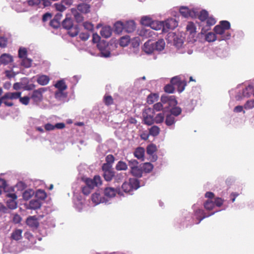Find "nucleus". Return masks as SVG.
<instances>
[{
  "mask_svg": "<svg viewBox=\"0 0 254 254\" xmlns=\"http://www.w3.org/2000/svg\"><path fill=\"white\" fill-rule=\"evenodd\" d=\"M231 25L229 21L223 20L220 22V24L215 26L214 31L218 36V40H228L231 37V33L229 31Z\"/></svg>",
  "mask_w": 254,
  "mask_h": 254,
  "instance_id": "f257e3e1",
  "label": "nucleus"
},
{
  "mask_svg": "<svg viewBox=\"0 0 254 254\" xmlns=\"http://www.w3.org/2000/svg\"><path fill=\"white\" fill-rule=\"evenodd\" d=\"M17 4H13L12 7L17 12H23L26 10L25 7L21 6L19 7L21 4H23V6L28 4L30 6H36L42 4L44 7H47L51 5V2L49 0H28L23 1L22 0H16Z\"/></svg>",
  "mask_w": 254,
  "mask_h": 254,
  "instance_id": "f03ea898",
  "label": "nucleus"
},
{
  "mask_svg": "<svg viewBox=\"0 0 254 254\" xmlns=\"http://www.w3.org/2000/svg\"><path fill=\"white\" fill-rule=\"evenodd\" d=\"M161 100L162 103L159 102L154 105L153 108L152 109L153 113L154 111H160L163 109L167 108L168 106H176L177 104L174 96H163Z\"/></svg>",
  "mask_w": 254,
  "mask_h": 254,
  "instance_id": "7ed1b4c3",
  "label": "nucleus"
},
{
  "mask_svg": "<svg viewBox=\"0 0 254 254\" xmlns=\"http://www.w3.org/2000/svg\"><path fill=\"white\" fill-rule=\"evenodd\" d=\"M102 181L99 176H95L93 179L87 178L85 180V186L81 188L82 193L88 195L95 187L101 185Z\"/></svg>",
  "mask_w": 254,
  "mask_h": 254,
  "instance_id": "20e7f679",
  "label": "nucleus"
},
{
  "mask_svg": "<svg viewBox=\"0 0 254 254\" xmlns=\"http://www.w3.org/2000/svg\"><path fill=\"white\" fill-rule=\"evenodd\" d=\"M168 41L173 40V44L179 51L180 53H185L186 52L185 48L184 46V37L181 35L177 34L175 33H169L168 34Z\"/></svg>",
  "mask_w": 254,
  "mask_h": 254,
  "instance_id": "39448f33",
  "label": "nucleus"
},
{
  "mask_svg": "<svg viewBox=\"0 0 254 254\" xmlns=\"http://www.w3.org/2000/svg\"><path fill=\"white\" fill-rule=\"evenodd\" d=\"M62 26L64 28L68 30V33L71 37L76 36L79 33L78 25H73V20L70 18L66 17L62 22Z\"/></svg>",
  "mask_w": 254,
  "mask_h": 254,
  "instance_id": "423d86ee",
  "label": "nucleus"
},
{
  "mask_svg": "<svg viewBox=\"0 0 254 254\" xmlns=\"http://www.w3.org/2000/svg\"><path fill=\"white\" fill-rule=\"evenodd\" d=\"M139 187L138 180L136 178H131L128 182H125L122 188L124 192L131 194L132 191L137 190Z\"/></svg>",
  "mask_w": 254,
  "mask_h": 254,
  "instance_id": "0eeeda50",
  "label": "nucleus"
},
{
  "mask_svg": "<svg viewBox=\"0 0 254 254\" xmlns=\"http://www.w3.org/2000/svg\"><path fill=\"white\" fill-rule=\"evenodd\" d=\"M219 210H216L207 215H206L204 211L202 209H197L194 211V214L192 218V224H199L202 220H203L205 217H207L211 215H213L215 212H218Z\"/></svg>",
  "mask_w": 254,
  "mask_h": 254,
  "instance_id": "6e6552de",
  "label": "nucleus"
},
{
  "mask_svg": "<svg viewBox=\"0 0 254 254\" xmlns=\"http://www.w3.org/2000/svg\"><path fill=\"white\" fill-rule=\"evenodd\" d=\"M253 94L254 95V87L253 85L250 84L243 90L242 93H238L235 98L237 101H241L244 98H248Z\"/></svg>",
  "mask_w": 254,
  "mask_h": 254,
  "instance_id": "1a4fd4ad",
  "label": "nucleus"
},
{
  "mask_svg": "<svg viewBox=\"0 0 254 254\" xmlns=\"http://www.w3.org/2000/svg\"><path fill=\"white\" fill-rule=\"evenodd\" d=\"M100 53L98 55L102 57L108 58L110 57L111 53L109 51V45L104 40L100 41L97 45Z\"/></svg>",
  "mask_w": 254,
  "mask_h": 254,
  "instance_id": "9d476101",
  "label": "nucleus"
},
{
  "mask_svg": "<svg viewBox=\"0 0 254 254\" xmlns=\"http://www.w3.org/2000/svg\"><path fill=\"white\" fill-rule=\"evenodd\" d=\"M171 83L175 88H177L178 91L180 93L184 91L186 85V82L184 79H182L180 76L173 77L171 80Z\"/></svg>",
  "mask_w": 254,
  "mask_h": 254,
  "instance_id": "9b49d317",
  "label": "nucleus"
},
{
  "mask_svg": "<svg viewBox=\"0 0 254 254\" xmlns=\"http://www.w3.org/2000/svg\"><path fill=\"white\" fill-rule=\"evenodd\" d=\"M47 88L42 87L38 89L34 90L31 94H30V99L35 103H38L43 99V93L46 91Z\"/></svg>",
  "mask_w": 254,
  "mask_h": 254,
  "instance_id": "f8f14e48",
  "label": "nucleus"
},
{
  "mask_svg": "<svg viewBox=\"0 0 254 254\" xmlns=\"http://www.w3.org/2000/svg\"><path fill=\"white\" fill-rule=\"evenodd\" d=\"M163 32H167L169 30H173L177 27L178 22L173 18H170L163 21Z\"/></svg>",
  "mask_w": 254,
  "mask_h": 254,
  "instance_id": "ddd939ff",
  "label": "nucleus"
},
{
  "mask_svg": "<svg viewBox=\"0 0 254 254\" xmlns=\"http://www.w3.org/2000/svg\"><path fill=\"white\" fill-rule=\"evenodd\" d=\"M7 199L6 200V205L8 208L14 209L17 206L16 202L17 196L15 193L7 194Z\"/></svg>",
  "mask_w": 254,
  "mask_h": 254,
  "instance_id": "4468645a",
  "label": "nucleus"
},
{
  "mask_svg": "<svg viewBox=\"0 0 254 254\" xmlns=\"http://www.w3.org/2000/svg\"><path fill=\"white\" fill-rule=\"evenodd\" d=\"M154 113L152 112L151 108H148L145 110V112L143 113V118L144 123L148 125H151L154 123Z\"/></svg>",
  "mask_w": 254,
  "mask_h": 254,
  "instance_id": "2eb2a0df",
  "label": "nucleus"
},
{
  "mask_svg": "<svg viewBox=\"0 0 254 254\" xmlns=\"http://www.w3.org/2000/svg\"><path fill=\"white\" fill-rule=\"evenodd\" d=\"M180 12L184 17H193L198 15L197 12L194 9H189L187 6H181L180 9Z\"/></svg>",
  "mask_w": 254,
  "mask_h": 254,
  "instance_id": "dca6fc26",
  "label": "nucleus"
},
{
  "mask_svg": "<svg viewBox=\"0 0 254 254\" xmlns=\"http://www.w3.org/2000/svg\"><path fill=\"white\" fill-rule=\"evenodd\" d=\"M91 200L95 205L100 203H105V204L111 203V202H109V200L108 199H106L105 197H101L100 194L97 192L92 194Z\"/></svg>",
  "mask_w": 254,
  "mask_h": 254,
  "instance_id": "f3484780",
  "label": "nucleus"
},
{
  "mask_svg": "<svg viewBox=\"0 0 254 254\" xmlns=\"http://www.w3.org/2000/svg\"><path fill=\"white\" fill-rule=\"evenodd\" d=\"M73 202L74 207L76 209H77L78 211H80L84 207V200L81 199L80 196H78L76 195V192L75 191H73Z\"/></svg>",
  "mask_w": 254,
  "mask_h": 254,
  "instance_id": "a211bd4d",
  "label": "nucleus"
},
{
  "mask_svg": "<svg viewBox=\"0 0 254 254\" xmlns=\"http://www.w3.org/2000/svg\"><path fill=\"white\" fill-rule=\"evenodd\" d=\"M117 193L120 194V191L118 192V190L117 189L114 188L108 187L105 188L104 190V197L106 199H108L109 200V202H110V199L114 197Z\"/></svg>",
  "mask_w": 254,
  "mask_h": 254,
  "instance_id": "6ab92c4d",
  "label": "nucleus"
},
{
  "mask_svg": "<svg viewBox=\"0 0 254 254\" xmlns=\"http://www.w3.org/2000/svg\"><path fill=\"white\" fill-rule=\"evenodd\" d=\"M154 42L151 40H149L146 42L143 47V50L148 54L152 53L155 51Z\"/></svg>",
  "mask_w": 254,
  "mask_h": 254,
  "instance_id": "aec40b11",
  "label": "nucleus"
},
{
  "mask_svg": "<svg viewBox=\"0 0 254 254\" xmlns=\"http://www.w3.org/2000/svg\"><path fill=\"white\" fill-rule=\"evenodd\" d=\"M138 34L140 36L145 38L152 37L153 35H156L155 33L150 28L141 29Z\"/></svg>",
  "mask_w": 254,
  "mask_h": 254,
  "instance_id": "412c9836",
  "label": "nucleus"
},
{
  "mask_svg": "<svg viewBox=\"0 0 254 254\" xmlns=\"http://www.w3.org/2000/svg\"><path fill=\"white\" fill-rule=\"evenodd\" d=\"M177 121V120L174 116L168 114L166 116L165 123L168 127H169L170 128H174V125Z\"/></svg>",
  "mask_w": 254,
  "mask_h": 254,
  "instance_id": "4be33fe9",
  "label": "nucleus"
},
{
  "mask_svg": "<svg viewBox=\"0 0 254 254\" xmlns=\"http://www.w3.org/2000/svg\"><path fill=\"white\" fill-rule=\"evenodd\" d=\"M50 77L46 75H37L36 81L37 83L42 86L47 85L50 81Z\"/></svg>",
  "mask_w": 254,
  "mask_h": 254,
  "instance_id": "5701e85b",
  "label": "nucleus"
},
{
  "mask_svg": "<svg viewBox=\"0 0 254 254\" xmlns=\"http://www.w3.org/2000/svg\"><path fill=\"white\" fill-rule=\"evenodd\" d=\"M13 61L12 57L8 54H3L0 56V63L6 65Z\"/></svg>",
  "mask_w": 254,
  "mask_h": 254,
  "instance_id": "b1692460",
  "label": "nucleus"
},
{
  "mask_svg": "<svg viewBox=\"0 0 254 254\" xmlns=\"http://www.w3.org/2000/svg\"><path fill=\"white\" fill-rule=\"evenodd\" d=\"M124 30L127 33L133 32L135 29V24L133 20L127 21L124 23Z\"/></svg>",
  "mask_w": 254,
  "mask_h": 254,
  "instance_id": "393cba45",
  "label": "nucleus"
},
{
  "mask_svg": "<svg viewBox=\"0 0 254 254\" xmlns=\"http://www.w3.org/2000/svg\"><path fill=\"white\" fill-rule=\"evenodd\" d=\"M21 95V92H7L4 94L3 96V99H8L9 100H15L17 99L20 98Z\"/></svg>",
  "mask_w": 254,
  "mask_h": 254,
  "instance_id": "a878e982",
  "label": "nucleus"
},
{
  "mask_svg": "<svg viewBox=\"0 0 254 254\" xmlns=\"http://www.w3.org/2000/svg\"><path fill=\"white\" fill-rule=\"evenodd\" d=\"M26 224L29 227L33 228H36L39 225L37 219L35 216H30L26 220Z\"/></svg>",
  "mask_w": 254,
  "mask_h": 254,
  "instance_id": "bb28decb",
  "label": "nucleus"
},
{
  "mask_svg": "<svg viewBox=\"0 0 254 254\" xmlns=\"http://www.w3.org/2000/svg\"><path fill=\"white\" fill-rule=\"evenodd\" d=\"M41 203L40 200L37 199H32L31 200L27 208L30 209L36 210L40 208Z\"/></svg>",
  "mask_w": 254,
  "mask_h": 254,
  "instance_id": "cd10ccee",
  "label": "nucleus"
},
{
  "mask_svg": "<svg viewBox=\"0 0 254 254\" xmlns=\"http://www.w3.org/2000/svg\"><path fill=\"white\" fill-rule=\"evenodd\" d=\"M112 32V30L111 27L105 26L102 28L100 33L102 37L108 38L111 36Z\"/></svg>",
  "mask_w": 254,
  "mask_h": 254,
  "instance_id": "c85d7f7f",
  "label": "nucleus"
},
{
  "mask_svg": "<svg viewBox=\"0 0 254 254\" xmlns=\"http://www.w3.org/2000/svg\"><path fill=\"white\" fill-rule=\"evenodd\" d=\"M155 51L158 52L162 51L164 49L165 43L163 39H160L157 42L154 43Z\"/></svg>",
  "mask_w": 254,
  "mask_h": 254,
  "instance_id": "c756f323",
  "label": "nucleus"
},
{
  "mask_svg": "<svg viewBox=\"0 0 254 254\" xmlns=\"http://www.w3.org/2000/svg\"><path fill=\"white\" fill-rule=\"evenodd\" d=\"M67 93L64 90L56 91L55 93V98L59 101H63L67 97Z\"/></svg>",
  "mask_w": 254,
  "mask_h": 254,
  "instance_id": "7c9ffc66",
  "label": "nucleus"
},
{
  "mask_svg": "<svg viewBox=\"0 0 254 254\" xmlns=\"http://www.w3.org/2000/svg\"><path fill=\"white\" fill-rule=\"evenodd\" d=\"M90 5L88 4L82 3L79 4L77 6V10L84 13H88L90 11Z\"/></svg>",
  "mask_w": 254,
  "mask_h": 254,
  "instance_id": "2f4dec72",
  "label": "nucleus"
},
{
  "mask_svg": "<svg viewBox=\"0 0 254 254\" xmlns=\"http://www.w3.org/2000/svg\"><path fill=\"white\" fill-rule=\"evenodd\" d=\"M150 28L152 30H158L161 28L163 29V21H153L150 25Z\"/></svg>",
  "mask_w": 254,
  "mask_h": 254,
  "instance_id": "473e14b6",
  "label": "nucleus"
},
{
  "mask_svg": "<svg viewBox=\"0 0 254 254\" xmlns=\"http://www.w3.org/2000/svg\"><path fill=\"white\" fill-rule=\"evenodd\" d=\"M134 156L138 159L143 160L144 156V149L142 147L137 148L134 152Z\"/></svg>",
  "mask_w": 254,
  "mask_h": 254,
  "instance_id": "72a5a7b5",
  "label": "nucleus"
},
{
  "mask_svg": "<svg viewBox=\"0 0 254 254\" xmlns=\"http://www.w3.org/2000/svg\"><path fill=\"white\" fill-rule=\"evenodd\" d=\"M55 87L58 90H64V91L67 88V85H66L64 79H61L57 82V83L55 84Z\"/></svg>",
  "mask_w": 254,
  "mask_h": 254,
  "instance_id": "f704fd0d",
  "label": "nucleus"
},
{
  "mask_svg": "<svg viewBox=\"0 0 254 254\" xmlns=\"http://www.w3.org/2000/svg\"><path fill=\"white\" fill-rule=\"evenodd\" d=\"M22 231L20 229L15 230L11 235V239L15 241H18L21 239L22 238Z\"/></svg>",
  "mask_w": 254,
  "mask_h": 254,
  "instance_id": "c9c22d12",
  "label": "nucleus"
},
{
  "mask_svg": "<svg viewBox=\"0 0 254 254\" xmlns=\"http://www.w3.org/2000/svg\"><path fill=\"white\" fill-rule=\"evenodd\" d=\"M205 40L209 42H213L216 40H218V38L215 32H209L205 36Z\"/></svg>",
  "mask_w": 254,
  "mask_h": 254,
  "instance_id": "e433bc0d",
  "label": "nucleus"
},
{
  "mask_svg": "<svg viewBox=\"0 0 254 254\" xmlns=\"http://www.w3.org/2000/svg\"><path fill=\"white\" fill-rule=\"evenodd\" d=\"M115 31L118 33H121L124 30V23L121 21H118L114 24Z\"/></svg>",
  "mask_w": 254,
  "mask_h": 254,
  "instance_id": "4c0bfd02",
  "label": "nucleus"
},
{
  "mask_svg": "<svg viewBox=\"0 0 254 254\" xmlns=\"http://www.w3.org/2000/svg\"><path fill=\"white\" fill-rule=\"evenodd\" d=\"M182 113V109L180 107L175 106L170 110V114L172 115L174 117H177Z\"/></svg>",
  "mask_w": 254,
  "mask_h": 254,
  "instance_id": "58836bf2",
  "label": "nucleus"
},
{
  "mask_svg": "<svg viewBox=\"0 0 254 254\" xmlns=\"http://www.w3.org/2000/svg\"><path fill=\"white\" fill-rule=\"evenodd\" d=\"M153 21L152 18L149 16H144L141 19V24L145 26H150Z\"/></svg>",
  "mask_w": 254,
  "mask_h": 254,
  "instance_id": "ea45409f",
  "label": "nucleus"
},
{
  "mask_svg": "<svg viewBox=\"0 0 254 254\" xmlns=\"http://www.w3.org/2000/svg\"><path fill=\"white\" fill-rule=\"evenodd\" d=\"M204 206L206 210H211L215 208V203L212 199H208L204 203Z\"/></svg>",
  "mask_w": 254,
  "mask_h": 254,
  "instance_id": "a19ab883",
  "label": "nucleus"
},
{
  "mask_svg": "<svg viewBox=\"0 0 254 254\" xmlns=\"http://www.w3.org/2000/svg\"><path fill=\"white\" fill-rule=\"evenodd\" d=\"M116 169L118 171H125L127 169V165L125 162L122 161H120L116 164Z\"/></svg>",
  "mask_w": 254,
  "mask_h": 254,
  "instance_id": "79ce46f5",
  "label": "nucleus"
},
{
  "mask_svg": "<svg viewBox=\"0 0 254 254\" xmlns=\"http://www.w3.org/2000/svg\"><path fill=\"white\" fill-rule=\"evenodd\" d=\"M186 29L187 32H189L190 34H194L196 32V27L193 22H189Z\"/></svg>",
  "mask_w": 254,
  "mask_h": 254,
  "instance_id": "37998d69",
  "label": "nucleus"
},
{
  "mask_svg": "<svg viewBox=\"0 0 254 254\" xmlns=\"http://www.w3.org/2000/svg\"><path fill=\"white\" fill-rule=\"evenodd\" d=\"M130 172L131 174L136 177H141L142 176V170L138 167L131 169Z\"/></svg>",
  "mask_w": 254,
  "mask_h": 254,
  "instance_id": "c03bdc74",
  "label": "nucleus"
},
{
  "mask_svg": "<svg viewBox=\"0 0 254 254\" xmlns=\"http://www.w3.org/2000/svg\"><path fill=\"white\" fill-rule=\"evenodd\" d=\"M103 177L107 181H110L114 176V172L113 170L105 172L103 173Z\"/></svg>",
  "mask_w": 254,
  "mask_h": 254,
  "instance_id": "a18cd8bd",
  "label": "nucleus"
},
{
  "mask_svg": "<svg viewBox=\"0 0 254 254\" xmlns=\"http://www.w3.org/2000/svg\"><path fill=\"white\" fill-rule=\"evenodd\" d=\"M130 41V38L128 36H123L121 38L120 40V45L122 47L127 46Z\"/></svg>",
  "mask_w": 254,
  "mask_h": 254,
  "instance_id": "49530a36",
  "label": "nucleus"
},
{
  "mask_svg": "<svg viewBox=\"0 0 254 254\" xmlns=\"http://www.w3.org/2000/svg\"><path fill=\"white\" fill-rule=\"evenodd\" d=\"M27 51L25 48L20 47L18 50V57L20 59L27 58Z\"/></svg>",
  "mask_w": 254,
  "mask_h": 254,
  "instance_id": "de8ad7c7",
  "label": "nucleus"
},
{
  "mask_svg": "<svg viewBox=\"0 0 254 254\" xmlns=\"http://www.w3.org/2000/svg\"><path fill=\"white\" fill-rule=\"evenodd\" d=\"M164 115L163 113L158 114L154 118V123L156 124H160L164 121Z\"/></svg>",
  "mask_w": 254,
  "mask_h": 254,
  "instance_id": "09e8293b",
  "label": "nucleus"
},
{
  "mask_svg": "<svg viewBox=\"0 0 254 254\" xmlns=\"http://www.w3.org/2000/svg\"><path fill=\"white\" fill-rule=\"evenodd\" d=\"M160 131L159 128L155 126L152 127L149 129V133L153 136H157Z\"/></svg>",
  "mask_w": 254,
  "mask_h": 254,
  "instance_id": "8fccbe9b",
  "label": "nucleus"
},
{
  "mask_svg": "<svg viewBox=\"0 0 254 254\" xmlns=\"http://www.w3.org/2000/svg\"><path fill=\"white\" fill-rule=\"evenodd\" d=\"M72 12L77 22H80L83 21V17L82 15L78 13L76 9H72Z\"/></svg>",
  "mask_w": 254,
  "mask_h": 254,
  "instance_id": "3c124183",
  "label": "nucleus"
},
{
  "mask_svg": "<svg viewBox=\"0 0 254 254\" xmlns=\"http://www.w3.org/2000/svg\"><path fill=\"white\" fill-rule=\"evenodd\" d=\"M246 110H250L254 108V99L248 100L244 106Z\"/></svg>",
  "mask_w": 254,
  "mask_h": 254,
  "instance_id": "603ef678",
  "label": "nucleus"
},
{
  "mask_svg": "<svg viewBox=\"0 0 254 254\" xmlns=\"http://www.w3.org/2000/svg\"><path fill=\"white\" fill-rule=\"evenodd\" d=\"M158 96L156 94H150L147 98V102L149 104H153L157 99Z\"/></svg>",
  "mask_w": 254,
  "mask_h": 254,
  "instance_id": "864d4df0",
  "label": "nucleus"
},
{
  "mask_svg": "<svg viewBox=\"0 0 254 254\" xmlns=\"http://www.w3.org/2000/svg\"><path fill=\"white\" fill-rule=\"evenodd\" d=\"M208 16V12L205 10H202L200 12L198 15V18L201 21H204L207 18Z\"/></svg>",
  "mask_w": 254,
  "mask_h": 254,
  "instance_id": "5fc2aeb1",
  "label": "nucleus"
},
{
  "mask_svg": "<svg viewBox=\"0 0 254 254\" xmlns=\"http://www.w3.org/2000/svg\"><path fill=\"white\" fill-rule=\"evenodd\" d=\"M21 65L25 67L28 68L31 66L32 60L28 58L22 59Z\"/></svg>",
  "mask_w": 254,
  "mask_h": 254,
  "instance_id": "6e6d98bb",
  "label": "nucleus"
},
{
  "mask_svg": "<svg viewBox=\"0 0 254 254\" xmlns=\"http://www.w3.org/2000/svg\"><path fill=\"white\" fill-rule=\"evenodd\" d=\"M142 168L145 173H149L152 170L153 166L150 163H145L144 164Z\"/></svg>",
  "mask_w": 254,
  "mask_h": 254,
  "instance_id": "4d7b16f0",
  "label": "nucleus"
},
{
  "mask_svg": "<svg viewBox=\"0 0 254 254\" xmlns=\"http://www.w3.org/2000/svg\"><path fill=\"white\" fill-rule=\"evenodd\" d=\"M25 237L32 244H34L36 243L35 238L33 235L29 232H26L25 233Z\"/></svg>",
  "mask_w": 254,
  "mask_h": 254,
  "instance_id": "13d9d810",
  "label": "nucleus"
},
{
  "mask_svg": "<svg viewBox=\"0 0 254 254\" xmlns=\"http://www.w3.org/2000/svg\"><path fill=\"white\" fill-rule=\"evenodd\" d=\"M54 7L58 12H63L65 10L66 7L63 3H55L54 4Z\"/></svg>",
  "mask_w": 254,
  "mask_h": 254,
  "instance_id": "bf43d9fd",
  "label": "nucleus"
},
{
  "mask_svg": "<svg viewBox=\"0 0 254 254\" xmlns=\"http://www.w3.org/2000/svg\"><path fill=\"white\" fill-rule=\"evenodd\" d=\"M89 32L88 31H85L80 33L79 37L81 40L86 41L89 38Z\"/></svg>",
  "mask_w": 254,
  "mask_h": 254,
  "instance_id": "052dcab7",
  "label": "nucleus"
},
{
  "mask_svg": "<svg viewBox=\"0 0 254 254\" xmlns=\"http://www.w3.org/2000/svg\"><path fill=\"white\" fill-rule=\"evenodd\" d=\"M36 195L38 198L41 199H44L46 197V193L42 190H37Z\"/></svg>",
  "mask_w": 254,
  "mask_h": 254,
  "instance_id": "680f3d73",
  "label": "nucleus"
},
{
  "mask_svg": "<svg viewBox=\"0 0 254 254\" xmlns=\"http://www.w3.org/2000/svg\"><path fill=\"white\" fill-rule=\"evenodd\" d=\"M12 220L14 223L18 224L21 222V218L19 215L14 213L12 215Z\"/></svg>",
  "mask_w": 254,
  "mask_h": 254,
  "instance_id": "e2e57ef3",
  "label": "nucleus"
},
{
  "mask_svg": "<svg viewBox=\"0 0 254 254\" xmlns=\"http://www.w3.org/2000/svg\"><path fill=\"white\" fill-rule=\"evenodd\" d=\"M19 99L20 102L21 104H22L23 105H27L29 103L30 97L26 96H24L23 97H21V96H20V98H19Z\"/></svg>",
  "mask_w": 254,
  "mask_h": 254,
  "instance_id": "0e129e2a",
  "label": "nucleus"
},
{
  "mask_svg": "<svg viewBox=\"0 0 254 254\" xmlns=\"http://www.w3.org/2000/svg\"><path fill=\"white\" fill-rule=\"evenodd\" d=\"M83 26L84 27V29L86 30V31H91L93 29V25L89 22H84L83 24Z\"/></svg>",
  "mask_w": 254,
  "mask_h": 254,
  "instance_id": "69168bd1",
  "label": "nucleus"
},
{
  "mask_svg": "<svg viewBox=\"0 0 254 254\" xmlns=\"http://www.w3.org/2000/svg\"><path fill=\"white\" fill-rule=\"evenodd\" d=\"M138 162L135 159H131L128 162V165L130 168V169L138 167Z\"/></svg>",
  "mask_w": 254,
  "mask_h": 254,
  "instance_id": "338daca9",
  "label": "nucleus"
},
{
  "mask_svg": "<svg viewBox=\"0 0 254 254\" xmlns=\"http://www.w3.org/2000/svg\"><path fill=\"white\" fill-rule=\"evenodd\" d=\"M175 87L171 84H167L164 87V91L169 93H172L174 92Z\"/></svg>",
  "mask_w": 254,
  "mask_h": 254,
  "instance_id": "774afa93",
  "label": "nucleus"
}]
</instances>
